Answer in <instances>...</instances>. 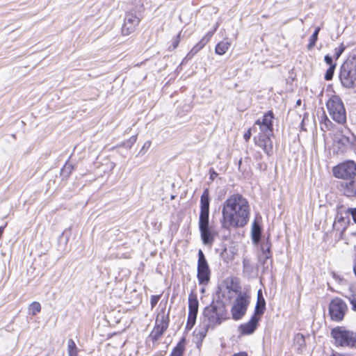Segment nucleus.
<instances>
[{"label":"nucleus","mask_w":356,"mask_h":356,"mask_svg":"<svg viewBox=\"0 0 356 356\" xmlns=\"http://www.w3.org/2000/svg\"><path fill=\"white\" fill-rule=\"evenodd\" d=\"M129 140L131 141V143H135V142H136V136H132V137L129 139Z\"/></svg>","instance_id":"nucleus-47"},{"label":"nucleus","mask_w":356,"mask_h":356,"mask_svg":"<svg viewBox=\"0 0 356 356\" xmlns=\"http://www.w3.org/2000/svg\"><path fill=\"white\" fill-rule=\"evenodd\" d=\"M296 340L300 341L302 343H304V341H305L304 337H303V336L302 334H298L296 336Z\"/></svg>","instance_id":"nucleus-44"},{"label":"nucleus","mask_w":356,"mask_h":356,"mask_svg":"<svg viewBox=\"0 0 356 356\" xmlns=\"http://www.w3.org/2000/svg\"><path fill=\"white\" fill-rule=\"evenodd\" d=\"M348 222V220L345 218L342 213L338 211L333 223V229L339 232L341 236L346 229Z\"/></svg>","instance_id":"nucleus-15"},{"label":"nucleus","mask_w":356,"mask_h":356,"mask_svg":"<svg viewBox=\"0 0 356 356\" xmlns=\"http://www.w3.org/2000/svg\"><path fill=\"white\" fill-rule=\"evenodd\" d=\"M259 320V316L253 315L250 321L244 324H241L239 326V330L242 334H252L257 328L258 322Z\"/></svg>","instance_id":"nucleus-14"},{"label":"nucleus","mask_w":356,"mask_h":356,"mask_svg":"<svg viewBox=\"0 0 356 356\" xmlns=\"http://www.w3.org/2000/svg\"><path fill=\"white\" fill-rule=\"evenodd\" d=\"M345 49L346 47L343 43H341L338 47H336L334 49V57L335 58L336 60H337L341 56V55L342 54Z\"/></svg>","instance_id":"nucleus-31"},{"label":"nucleus","mask_w":356,"mask_h":356,"mask_svg":"<svg viewBox=\"0 0 356 356\" xmlns=\"http://www.w3.org/2000/svg\"><path fill=\"white\" fill-rule=\"evenodd\" d=\"M350 303L352 305V309L356 312V298L353 296L348 298Z\"/></svg>","instance_id":"nucleus-39"},{"label":"nucleus","mask_w":356,"mask_h":356,"mask_svg":"<svg viewBox=\"0 0 356 356\" xmlns=\"http://www.w3.org/2000/svg\"><path fill=\"white\" fill-rule=\"evenodd\" d=\"M227 318V311L225 303L221 300L212 301L203 312L202 327L197 334L200 336V341L204 338L209 328L220 325Z\"/></svg>","instance_id":"nucleus-2"},{"label":"nucleus","mask_w":356,"mask_h":356,"mask_svg":"<svg viewBox=\"0 0 356 356\" xmlns=\"http://www.w3.org/2000/svg\"><path fill=\"white\" fill-rule=\"evenodd\" d=\"M341 140L343 144H347L351 147L356 145V137L350 132H348L347 135H343Z\"/></svg>","instance_id":"nucleus-23"},{"label":"nucleus","mask_w":356,"mask_h":356,"mask_svg":"<svg viewBox=\"0 0 356 356\" xmlns=\"http://www.w3.org/2000/svg\"><path fill=\"white\" fill-rule=\"evenodd\" d=\"M273 113L269 111L263 116L262 120H260V123L273 127Z\"/></svg>","instance_id":"nucleus-26"},{"label":"nucleus","mask_w":356,"mask_h":356,"mask_svg":"<svg viewBox=\"0 0 356 356\" xmlns=\"http://www.w3.org/2000/svg\"><path fill=\"white\" fill-rule=\"evenodd\" d=\"M332 127V122L325 116V119L323 122L321 123V128L323 131H325L326 130H330Z\"/></svg>","instance_id":"nucleus-29"},{"label":"nucleus","mask_w":356,"mask_h":356,"mask_svg":"<svg viewBox=\"0 0 356 356\" xmlns=\"http://www.w3.org/2000/svg\"><path fill=\"white\" fill-rule=\"evenodd\" d=\"M209 195L208 189H205L200 197V212L198 220V227L202 243L211 246L216 233L209 225Z\"/></svg>","instance_id":"nucleus-3"},{"label":"nucleus","mask_w":356,"mask_h":356,"mask_svg":"<svg viewBox=\"0 0 356 356\" xmlns=\"http://www.w3.org/2000/svg\"><path fill=\"white\" fill-rule=\"evenodd\" d=\"M199 302L196 294L191 293L188 296V315L197 316Z\"/></svg>","instance_id":"nucleus-17"},{"label":"nucleus","mask_w":356,"mask_h":356,"mask_svg":"<svg viewBox=\"0 0 356 356\" xmlns=\"http://www.w3.org/2000/svg\"><path fill=\"white\" fill-rule=\"evenodd\" d=\"M272 136V134H258V136L254 137L255 145L262 148L268 155H271L273 153V142L270 139Z\"/></svg>","instance_id":"nucleus-13"},{"label":"nucleus","mask_w":356,"mask_h":356,"mask_svg":"<svg viewBox=\"0 0 356 356\" xmlns=\"http://www.w3.org/2000/svg\"><path fill=\"white\" fill-rule=\"evenodd\" d=\"M259 260L264 266V268H268L269 264H272L271 258L266 257V254H261L259 257Z\"/></svg>","instance_id":"nucleus-32"},{"label":"nucleus","mask_w":356,"mask_h":356,"mask_svg":"<svg viewBox=\"0 0 356 356\" xmlns=\"http://www.w3.org/2000/svg\"><path fill=\"white\" fill-rule=\"evenodd\" d=\"M184 352V346L181 341L174 348L170 356H182Z\"/></svg>","instance_id":"nucleus-28"},{"label":"nucleus","mask_w":356,"mask_h":356,"mask_svg":"<svg viewBox=\"0 0 356 356\" xmlns=\"http://www.w3.org/2000/svg\"><path fill=\"white\" fill-rule=\"evenodd\" d=\"M339 79L346 88L356 86V56L348 58L343 62L340 69Z\"/></svg>","instance_id":"nucleus-4"},{"label":"nucleus","mask_w":356,"mask_h":356,"mask_svg":"<svg viewBox=\"0 0 356 356\" xmlns=\"http://www.w3.org/2000/svg\"><path fill=\"white\" fill-rule=\"evenodd\" d=\"M324 60L330 66H331L332 65H337V64L333 62L332 57L330 56L328 54L325 56Z\"/></svg>","instance_id":"nucleus-38"},{"label":"nucleus","mask_w":356,"mask_h":356,"mask_svg":"<svg viewBox=\"0 0 356 356\" xmlns=\"http://www.w3.org/2000/svg\"><path fill=\"white\" fill-rule=\"evenodd\" d=\"M250 304V297L245 293H240L236 297L231 309L233 319H241L245 314Z\"/></svg>","instance_id":"nucleus-8"},{"label":"nucleus","mask_w":356,"mask_h":356,"mask_svg":"<svg viewBox=\"0 0 356 356\" xmlns=\"http://www.w3.org/2000/svg\"><path fill=\"white\" fill-rule=\"evenodd\" d=\"M169 325V312L165 313V309H163L158 314L156 324L152 330L149 338L153 341H158L167 330Z\"/></svg>","instance_id":"nucleus-7"},{"label":"nucleus","mask_w":356,"mask_h":356,"mask_svg":"<svg viewBox=\"0 0 356 356\" xmlns=\"http://www.w3.org/2000/svg\"><path fill=\"white\" fill-rule=\"evenodd\" d=\"M266 309V301L263 297L261 290H259L257 293V301L254 309V314L256 316H260L264 314Z\"/></svg>","instance_id":"nucleus-18"},{"label":"nucleus","mask_w":356,"mask_h":356,"mask_svg":"<svg viewBox=\"0 0 356 356\" xmlns=\"http://www.w3.org/2000/svg\"><path fill=\"white\" fill-rule=\"evenodd\" d=\"M320 30V27H316L313 34L310 36L309 39V44L307 45L308 49H312L315 46Z\"/></svg>","instance_id":"nucleus-25"},{"label":"nucleus","mask_w":356,"mask_h":356,"mask_svg":"<svg viewBox=\"0 0 356 356\" xmlns=\"http://www.w3.org/2000/svg\"><path fill=\"white\" fill-rule=\"evenodd\" d=\"M211 270L202 250L198 251L197 274L198 282L202 285L208 284L210 280Z\"/></svg>","instance_id":"nucleus-9"},{"label":"nucleus","mask_w":356,"mask_h":356,"mask_svg":"<svg viewBox=\"0 0 356 356\" xmlns=\"http://www.w3.org/2000/svg\"><path fill=\"white\" fill-rule=\"evenodd\" d=\"M347 211L348 213L351 214L353 221L356 222V208H349Z\"/></svg>","instance_id":"nucleus-40"},{"label":"nucleus","mask_w":356,"mask_h":356,"mask_svg":"<svg viewBox=\"0 0 356 356\" xmlns=\"http://www.w3.org/2000/svg\"><path fill=\"white\" fill-rule=\"evenodd\" d=\"M331 335L338 346L356 347V333L352 331L337 327L332 330Z\"/></svg>","instance_id":"nucleus-6"},{"label":"nucleus","mask_w":356,"mask_h":356,"mask_svg":"<svg viewBox=\"0 0 356 356\" xmlns=\"http://www.w3.org/2000/svg\"><path fill=\"white\" fill-rule=\"evenodd\" d=\"M353 273L356 277V258H355V260L354 261V264H353Z\"/></svg>","instance_id":"nucleus-46"},{"label":"nucleus","mask_w":356,"mask_h":356,"mask_svg":"<svg viewBox=\"0 0 356 356\" xmlns=\"http://www.w3.org/2000/svg\"><path fill=\"white\" fill-rule=\"evenodd\" d=\"M217 27H218V25L215 27V29L213 31H209L206 34V35L204 38H202V39H204L205 40H207V43L210 40L211 38L213 36L215 31H216Z\"/></svg>","instance_id":"nucleus-37"},{"label":"nucleus","mask_w":356,"mask_h":356,"mask_svg":"<svg viewBox=\"0 0 356 356\" xmlns=\"http://www.w3.org/2000/svg\"><path fill=\"white\" fill-rule=\"evenodd\" d=\"M180 35H181V33H179L176 38L175 39V40L173 41V43H172V47H173V49H176L179 43V40H180Z\"/></svg>","instance_id":"nucleus-41"},{"label":"nucleus","mask_w":356,"mask_h":356,"mask_svg":"<svg viewBox=\"0 0 356 356\" xmlns=\"http://www.w3.org/2000/svg\"><path fill=\"white\" fill-rule=\"evenodd\" d=\"M231 43L227 40H222L216 44L215 52L218 55H223L229 49Z\"/></svg>","instance_id":"nucleus-21"},{"label":"nucleus","mask_w":356,"mask_h":356,"mask_svg":"<svg viewBox=\"0 0 356 356\" xmlns=\"http://www.w3.org/2000/svg\"><path fill=\"white\" fill-rule=\"evenodd\" d=\"M72 167L70 165H65L64 166V168L62 169V173H65V172L70 173L72 172Z\"/></svg>","instance_id":"nucleus-42"},{"label":"nucleus","mask_w":356,"mask_h":356,"mask_svg":"<svg viewBox=\"0 0 356 356\" xmlns=\"http://www.w3.org/2000/svg\"><path fill=\"white\" fill-rule=\"evenodd\" d=\"M75 349H77V348L74 341L72 339H70L67 341V352L72 350H74Z\"/></svg>","instance_id":"nucleus-36"},{"label":"nucleus","mask_w":356,"mask_h":356,"mask_svg":"<svg viewBox=\"0 0 356 356\" xmlns=\"http://www.w3.org/2000/svg\"><path fill=\"white\" fill-rule=\"evenodd\" d=\"M41 311V305L38 302H33L29 307V314L35 316Z\"/></svg>","instance_id":"nucleus-27"},{"label":"nucleus","mask_w":356,"mask_h":356,"mask_svg":"<svg viewBox=\"0 0 356 356\" xmlns=\"http://www.w3.org/2000/svg\"><path fill=\"white\" fill-rule=\"evenodd\" d=\"M255 127L258 126L259 131L258 134H272L273 135V127H269L268 125H265L260 123V120H257L254 125Z\"/></svg>","instance_id":"nucleus-22"},{"label":"nucleus","mask_w":356,"mask_h":356,"mask_svg":"<svg viewBox=\"0 0 356 356\" xmlns=\"http://www.w3.org/2000/svg\"><path fill=\"white\" fill-rule=\"evenodd\" d=\"M336 67V65H332L329 67V68L327 70L325 74V79L327 81H330L332 79L334 70Z\"/></svg>","instance_id":"nucleus-30"},{"label":"nucleus","mask_w":356,"mask_h":356,"mask_svg":"<svg viewBox=\"0 0 356 356\" xmlns=\"http://www.w3.org/2000/svg\"><path fill=\"white\" fill-rule=\"evenodd\" d=\"M207 44V40L202 39L196 45H195L184 58V60H188L202 49Z\"/></svg>","instance_id":"nucleus-20"},{"label":"nucleus","mask_w":356,"mask_h":356,"mask_svg":"<svg viewBox=\"0 0 356 356\" xmlns=\"http://www.w3.org/2000/svg\"><path fill=\"white\" fill-rule=\"evenodd\" d=\"M348 309L346 302L339 298H334L329 305V313L331 319L335 321H341Z\"/></svg>","instance_id":"nucleus-11"},{"label":"nucleus","mask_w":356,"mask_h":356,"mask_svg":"<svg viewBox=\"0 0 356 356\" xmlns=\"http://www.w3.org/2000/svg\"><path fill=\"white\" fill-rule=\"evenodd\" d=\"M271 244L269 241V238H268L266 241H263L261 243V254H266V257L272 258V253L270 251Z\"/></svg>","instance_id":"nucleus-24"},{"label":"nucleus","mask_w":356,"mask_h":356,"mask_svg":"<svg viewBox=\"0 0 356 356\" xmlns=\"http://www.w3.org/2000/svg\"><path fill=\"white\" fill-rule=\"evenodd\" d=\"M140 18L132 13H127L125 15L124 24L122 28V33L124 35H128L133 33L140 23Z\"/></svg>","instance_id":"nucleus-12"},{"label":"nucleus","mask_w":356,"mask_h":356,"mask_svg":"<svg viewBox=\"0 0 356 356\" xmlns=\"http://www.w3.org/2000/svg\"><path fill=\"white\" fill-rule=\"evenodd\" d=\"M333 174L335 177L349 179L356 175V164L352 161L341 163L333 168Z\"/></svg>","instance_id":"nucleus-10"},{"label":"nucleus","mask_w":356,"mask_h":356,"mask_svg":"<svg viewBox=\"0 0 356 356\" xmlns=\"http://www.w3.org/2000/svg\"><path fill=\"white\" fill-rule=\"evenodd\" d=\"M330 115L336 122L343 124L346 122V111L343 103L338 96H332L326 104Z\"/></svg>","instance_id":"nucleus-5"},{"label":"nucleus","mask_w":356,"mask_h":356,"mask_svg":"<svg viewBox=\"0 0 356 356\" xmlns=\"http://www.w3.org/2000/svg\"><path fill=\"white\" fill-rule=\"evenodd\" d=\"M197 316H188V321L186 323V328L191 330L195 323Z\"/></svg>","instance_id":"nucleus-33"},{"label":"nucleus","mask_w":356,"mask_h":356,"mask_svg":"<svg viewBox=\"0 0 356 356\" xmlns=\"http://www.w3.org/2000/svg\"><path fill=\"white\" fill-rule=\"evenodd\" d=\"M341 191L348 197L356 196V180L343 181L341 184Z\"/></svg>","instance_id":"nucleus-16"},{"label":"nucleus","mask_w":356,"mask_h":356,"mask_svg":"<svg viewBox=\"0 0 356 356\" xmlns=\"http://www.w3.org/2000/svg\"><path fill=\"white\" fill-rule=\"evenodd\" d=\"M68 355H69V356H78L77 349H75L74 350H72L68 351Z\"/></svg>","instance_id":"nucleus-43"},{"label":"nucleus","mask_w":356,"mask_h":356,"mask_svg":"<svg viewBox=\"0 0 356 356\" xmlns=\"http://www.w3.org/2000/svg\"><path fill=\"white\" fill-rule=\"evenodd\" d=\"M296 104H297L298 105H300V104H301V100H300V99H298V100L297 101Z\"/></svg>","instance_id":"nucleus-48"},{"label":"nucleus","mask_w":356,"mask_h":356,"mask_svg":"<svg viewBox=\"0 0 356 356\" xmlns=\"http://www.w3.org/2000/svg\"><path fill=\"white\" fill-rule=\"evenodd\" d=\"M252 131L257 132V127L253 126L252 128H250L244 134L243 137L246 141H248L252 136Z\"/></svg>","instance_id":"nucleus-34"},{"label":"nucleus","mask_w":356,"mask_h":356,"mask_svg":"<svg viewBox=\"0 0 356 356\" xmlns=\"http://www.w3.org/2000/svg\"><path fill=\"white\" fill-rule=\"evenodd\" d=\"M250 214L248 200L241 194H234L222 204L221 227L227 230L243 227L248 222Z\"/></svg>","instance_id":"nucleus-1"},{"label":"nucleus","mask_w":356,"mask_h":356,"mask_svg":"<svg viewBox=\"0 0 356 356\" xmlns=\"http://www.w3.org/2000/svg\"><path fill=\"white\" fill-rule=\"evenodd\" d=\"M233 356H248V354L245 352H241L237 354H234Z\"/></svg>","instance_id":"nucleus-45"},{"label":"nucleus","mask_w":356,"mask_h":356,"mask_svg":"<svg viewBox=\"0 0 356 356\" xmlns=\"http://www.w3.org/2000/svg\"><path fill=\"white\" fill-rule=\"evenodd\" d=\"M160 298H161V295L151 296L150 304H151L152 308H154L156 306V305L158 303Z\"/></svg>","instance_id":"nucleus-35"},{"label":"nucleus","mask_w":356,"mask_h":356,"mask_svg":"<svg viewBox=\"0 0 356 356\" xmlns=\"http://www.w3.org/2000/svg\"><path fill=\"white\" fill-rule=\"evenodd\" d=\"M261 229L260 225L254 221L252 226L251 235L254 244L257 245L261 239Z\"/></svg>","instance_id":"nucleus-19"}]
</instances>
